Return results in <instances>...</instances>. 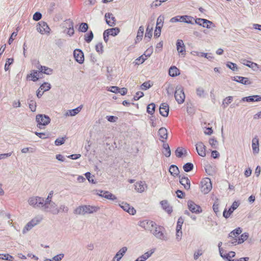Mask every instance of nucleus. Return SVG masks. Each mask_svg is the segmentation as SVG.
<instances>
[{
  "mask_svg": "<svg viewBox=\"0 0 261 261\" xmlns=\"http://www.w3.org/2000/svg\"><path fill=\"white\" fill-rule=\"evenodd\" d=\"M241 232L242 229L240 227H238L232 231L229 234V238L230 239L229 242L235 245L243 243L248 239V235L247 233H244L241 236H239Z\"/></svg>",
  "mask_w": 261,
  "mask_h": 261,
  "instance_id": "f257e3e1",
  "label": "nucleus"
},
{
  "mask_svg": "<svg viewBox=\"0 0 261 261\" xmlns=\"http://www.w3.org/2000/svg\"><path fill=\"white\" fill-rule=\"evenodd\" d=\"M149 230L150 233L153 234L155 237L162 240H164L166 237L164 234L165 228L158 226L155 223L151 221L149 223Z\"/></svg>",
  "mask_w": 261,
  "mask_h": 261,
  "instance_id": "f03ea898",
  "label": "nucleus"
},
{
  "mask_svg": "<svg viewBox=\"0 0 261 261\" xmlns=\"http://www.w3.org/2000/svg\"><path fill=\"white\" fill-rule=\"evenodd\" d=\"M99 209L98 207L90 205H83L77 207L74 210V213L77 215H86L93 213Z\"/></svg>",
  "mask_w": 261,
  "mask_h": 261,
  "instance_id": "7ed1b4c3",
  "label": "nucleus"
},
{
  "mask_svg": "<svg viewBox=\"0 0 261 261\" xmlns=\"http://www.w3.org/2000/svg\"><path fill=\"white\" fill-rule=\"evenodd\" d=\"M212 189V185L210 178H204L201 181L200 190L204 194L209 193Z\"/></svg>",
  "mask_w": 261,
  "mask_h": 261,
  "instance_id": "20e7f679",
  "label": "nucleus"
},
{
  "mask_svg": "<svg viewBox=\"0 0 261 261\" xmlns=\"http://www.w3.org/2000/svg\"><path fill=\"white\" fill-rule=\"evenodd\" d=\"M36 118L37 122V126L41 129L43 128L44 126L47 125L50 121L49 117L45 115H38Z\"/></svg>",
  "mask_w": 261,
  "mask_h": 261,
  "instance_id": "39448f33",
  "label": "nucleus"
},
{
  "mask_svg": "<svg viewBox=\"0 0 261 261\" xmlns=\"http://www.w3.org/2000/svg\"><path fill=\"white\" fill-rule=\"evenodd\" d=\"M194 19L193 17L185 15V16H177L171 19V22H176L177 21L185 22L187 23H193Z\"/></svg>",
  "mask_w": 261,
  "mask_h": 261,
  "instance_id": "423d86ee",
  "label": "nucleus"
},
{
  "mask_svg": "<svg viewBox=\"0 0 261 261\" xmlns=\"http://www.w3.org/2000/svg\"><path fill=\"white\" fill-rule=\"evenodd\" d=\"M29 203L34 207H40L45 205L44 200L40 197H32L28 200Z\"/></svg>",
  "mask_w": 261,
  "mask_h": 261,
  "instance_id": "0eeeda50",
  "label": "nucleus"
},
{
  "mask_svg": "<svg viewBox=\"0 0 261 261\" xmlns=\"http://www.w3.org/2000/svg\"><path fill=\"white\" fill-rule=\"evenodd\" d=\"M222 245V242H220L219 243V249L221 256L224 258L226 259L228 261H234V259H231V258L234 257L236 255V253L233 251H230L228 253H226L225 251L221 247Z\"/></svg>",
  "mask_w": 261,
  "mask_h": 261,
  "instance_id": "6e6552de",
  "label": "nucleus"
},
{
  "mask_svg": "<svg viewBox=\"0 0 261 261\" xmlns=\"http://www.w3.org/2000/svg\"><path fill=\"white\" fill-rule=\"evenodd\" d=\"M174 97L179 104L182 103L185 99V95L183 89L181 87L176 88L174 93Z\"/></svg>",
  "mask_w": 261,
  "mask_h": 261,
  "instance_id": "1a4fd4ad",
  "label": "nucleus"
},
{
  "mask_svg": "<svg viewBox=\"0 0 261 261\" xmlns=\"http://www.w3.org/2000/svg\"><path fill=\"white\" fill-rule=\"evenodd\" d=\"M188 206L189 210L193 213L199 214L202 212L201 207L193 201L190 200L188 202Z\"/></svg>",
  "mask_w": 261,
  "mask_h": 261,
  "instance_id": "9d476101",
  "label": "nucleus"
},
{
  "mask_svg": "<svg viewBox=\"0 0 261 261\" xmlns=\"http://www.w3.org/2000/svg\"><path fill=\"white\" fill-rule=\"evenodd\" d=\"M37 30L41 34H45L49 32L50 29L46 22L41 21L37 26Z\"/></svg>",
  "mask_w": 261,
  "mask_h": 261,
  "instance_id": "9b49d317",
  "label": "nucleus"
},
{
  "mask_svg": "<svg viewBox=\"0 0 261 261\" xmlns=\"http://www.w3.org/2000/svg\"><path fill=\"white\" fill-rule=\"evenodd\" d=\"M239 206V203L237 201H234L231 206V207L227 211L226 209H225L223 215L224 217L225 218H228L230 217L231 214L233 213V212L237 209Z\"/></svg>",
  "mask_w": 261,
  "mask_h": 261,
  "instance_id": "f8f14e48",
  "label": "nucleus"
},
{
  "mask_svg": "<svg viewBox=\"0 0 261 261\" xmlns=\"http://www.w3.org/2000/svg\"><path fill=\"white\" fill-rule=\"evenodd\" d=\"M73 55L75 60L79 63L82 64L84 61V56L83 53L80 49H75L73 52Z\"/></svg>",
  "mask_w": 261,
  "mask_h": 261,
  "instance_id": "ddd939ff",
  "label": "nucleus"
},
{
  "mask_svg": "<svg viewBox=\"0 0 261 261\" xmlns=\"http://www.w3.org/2000/svg\"><path fill=\"white\" fill-rule=\"evenodd\" d=\"M160 114L163 117H167L169 112V107L167 103H162L159 109Z\"/></svg>",
  "mask_w": 261,
  "mask_h": 261,
  "instance_id": "4468645a",
  "label": "nucleus"
},
{
  "mask_svg": "<svg viewBox=\"0 0 261 261\" xmlns=\"http://www.w3.org/2000/svg\"><path fill=\"white\" fill-rule=\"evenodd\" d=\"M196 150L198 154L201 156L204 157L206 155V148L202 142H199L196 144Z\"/></svg>",
  "mask_w": 261,
  "mask_h": 261,
  "instance_id": "2eb2a0df",
  "label": "nucleus"
},
{
  "mask_svg": "<svg viewBox=\"0 0 261 261\" xmlns=\"http://www.w3.org/2000/svg\"><path fill=\"white\" fill-rule=\"evenodd\" d=\"M194 21L196 23L207 28H210L211 25L213 24L211 21L202 18H197L195 20L194 19Z\"/></svg>",
  "mask_w": 261,
  "mask_h": 261,
  "instance_id": "dca6fc26",
  "label": "nucleus"
},
{
  "mask_svg": "<svg viewBox=\"0 0 261 261\" xmlns=\"http://www.w3.org/2000/svg\"><path fill=\"white\" fill-rule=\"evenodd\" d=\"M41 220V218H35L29 222L25 226L23 231L30 230L33 226L39 223Z\"/></svg>",
  "mask_w": 261,
  "mask_h": 261,
  "instance_id": "f3484780",
  "label": "nucleus"
},
{
  "mask_svg": "<svg viewBox=\"0 0 261 261\" xmlns=\"http://www.w3.org/2000/svg\"><path fill=\"white\" fill-rule=\"evenodd\" d=\"M121 207L125 211L127 212L130 215H134L136 212V210L133 207H131L129 204L125 202H122L121 204H120Z\"/></svg>",
  "mask_w": 261,
  "mask_h": 261,
  "instance_id": "a211bd4d",
  "label": "nucleus"
},
{
  "mask_svg": "<svg viewBox=\"0 0 261 261\" xmlns=\"http://www.w3.org/2000/svg\"><path fill=\"white\" fill-rule=\"evenodd\" d=\"M105 18L107 23L110 26H114L116 24V19L114 15L110 13L105 14Z\"/></svg>",
  "mask_w": 261,
  "mask_h": 261,
  "instance_id": "6ab92c4d",
  "label": "nucleus"
},
{
  "mask_svg": "<svg viewBox=\"0 0 261 261\" xmlns=\"http://www.w3.org/2000/svg\"><path fill=\"white\" fill-rule=\"evenodd\" d=\"M150 123L152 127H155L161 124V120L159 116L152 115L150 117Z\"/></svg>",
  "mask_w": 261,
  "mask_h": 261,
  "instance_id": "aec40b11",
  "label": "nucleus"
},
{
  "mask_svg": "<svg viewBox=\"0 0 261 261\" xmlns=\"http://www.w3.org/2000/svg\"><path fill=\"white\" fill-rule=\"evenodd\" d=\"M158 135L159 136V139L164 142L167 140L168 137L167 129L165 127L160 128L158 131Z\"/></svg>",
  "mask_w": 261,
  "mask_h": 261,
  "instance_id": "412c9836",
  "label": "nucleus"
},
{
  "mask_svg": "<svg viewBox=\"0 0 261 261\" xmlns=\"http://www.w3.org/2000/svg\"><path fill=\"white\" fill-rule=\"evenodd\" d=\"M180 183L184 186L186 190H189L190 189L191 184L190 180L188 177L183 176L180 178Z\"/></svg>",
  "mask_w": 261,
  "mask_h": 261,
  "instance_id": "4be33fe9",
  "label": "nucleus"
},
{
  "mask_svg": "<svg viewBox=\"0 0 261 261\" xmlns=\"http://www.w3.org/2000/svg\"><path fill=\"white\" fill-rule=\"evenodd\" d=\"M99 195L102 197L112 200H116L117 199V197L108 191H101Z\"/></svg>",
  "mask_w": 261,
  "mask_h": 261,
  "instance_id": "5701e85b",
  "label": "nucleus"
},
{
  "mask_svg": "<svg viewBox=\"0 0 261 261\" xmlns=\"http://www.w3.org/2000/svg\"><path fill=\"white\" fill-rule=\"evenodd\" d=\"M176 48L178 52L181 54H184L186 52V48L183 41L178 39L176 42Z\"/></svg>",
  "mask_w": 261,
  "mask_h": 261,
  "instance_id": "b1692460",
  "label": "nucleus"
},
{
  "mask_svg": "<svg viewBox=\"0 0 261 261\" xmlns=\"http://www.w3.org/2000/svg\"><path fill=\"white\" fill-rule=\"evenodd\" d=\"M120 32V30L118 28H113L111 29H109L106 30L105 31V34H107V37H109V35H111L113 36H116Z\"/></svg>",
  "mask_w": 261,
  "mask_h": 261,
  "instance_id": "393cba45",
  "label": "nucleus"
},
{
  "mask_svg": "<svg viewBox=\"0 0 261 261\" xmlns=\"http://www.w3.org/2000/svg\"><path fill=\"white\" fill-rule=\"evenodd\" d=\"M127 250L126 247L122 248L114 256L113 261H119Z\"/></svg>",
  "mask_w": 261,
  "mask_h": 261,
  "instance_id": "a878e982",
  "label": "nucleus"
},
{
  "mask_svg": "<svg viewBox=\"0 0 261 261\" xmlns=\"http://www.w3.org/2000/svg\"><path fill=\"white\" fill-rule=\"evenodd\" d=\"M162 207L168 213L170 214L172 212V208L166 200H163L161 202Z\"/></svg>",
  "mask_w": 261,
  "mask_h": 261,
  "instance_id": "bb28decb",
  "label": "nucleus"
},
{
  "mask_svg": "<svg viewBox=\"0 0 261 261\" xmlns=\"http://www.w3.org/2000/svg\"><path fill=\"white\" fill-rule=\"evenodd\" d=\"M234 80L237 82L242 83L244 85L250 84L251 82L247 77L237 76L234 77Z\"/></svg>",
  "mask_w": 261,
  "mask_h": 261,
  "instance_id": "cd10ccee",
  "label": "nucleus"
},
{
  "mask_svg": "<svg viewBox=\"0 0 261 261\" xmlns=\"http://www.w3.org/2000/svg\"><path fill=\"white\" fill-rule=\"evenodd\" d=\"M169 74L174 77L180 74V71L176 66H171L169 70Z\"/></svg>",
  "mask_w": 261,
  "mask_h": 261,
  "instance_id": "c85d7f7f",
  "label": "nucleus"
},
{
  "mask_svg": "<svg viewBox=\"0 0 261 261\" xmlns=\"http://www.w3.org/2000/svg\"><path fill=\"white\" fill-rule=\"evenodd\" d=\"M162 153L166 157H169L171 155V150L169 146L166 143H164L163 145Z\"/></svg>",
  "mask_w": 261,
  "mask_h": 261,
  "instance_id": "c756f323",
  "label": "nucleus"
},
{
  "mask_svg": "<svg viewBox=\"0 0 261 261\" xmlns=\"http://www.w3.org/2000/svg\"><path fill=\"white\" fill-rule=\"evenodd\" d=\"M252 147L254 153H257L259 151L258 139L255 137L252 139Z\"/></svg>",
  "mask_w": 261,
  "mask_h": 261,
  "instance_id": "7c9ffc66",
  "label": "nucleus"
},
{
  "mask_svg": "<svg viewBox=\"0 0 261 261\" xmlns=\"http://www.w3.org/2000/svg\"><path fill=\"white\" fill-rule=\"evenodd\" d=\"M245 99L248 102L261 101V97L257 95L250 96L245 97L243 99V100H244Z\"/></svg>",
  "mask_w": 261,
  "mask_h": 261,
  "instance_id": "2f4dec72",
  "label": "nucleus"
},
{
  "mask_svg": "<svg viewBox=\"0 0 261 261\" xmlns=\"http://www.w3.org/2000/svg\"><path fill=\"white\" fill-rule=\"evenodd\" d=\"M39 71L33 70L32 73L28 75L27 78H31V80L36 82L39 79Z\"/></svg>",
  "mask_w": 261,
  "mask_h": 261,
  "instance_id": "473e14b6",
  "label": "nucleus"
},
{
  "mask_svg": "<svg viewBox=\"0 0 261 261\" xmlns=\"http://www.w3.org/2000/svg\"><path fill=\"white\" fill-rule=\"evenodd\" d=\"M243 63L245 65L248 66L253 69H255L258 68V65L256 63L248 61V60H243Z\"/></svg>",
  "mask_w": 261,
  "mask_h": 261,
  "instance_id": "72a5a7b5",
  "label": "nucleus"
},
{
  "mask_svg": "<svg viewBox=\"0 0 261 261\" xmlns=\"http://www.w3.org/2000/svg\"><path fill=\"white\" fill-rule=\"evenodd\" d=\"M169 171L173 176L178 175L179 172L178 167L175 165H171L169 168Z\"/></svg>",
  "mask_w": 261,
  "mask_h": 261,
  "instance_id": "f704fd0d",
  "label": "nucleus"
},
{
  "mask_svg": "<svg viewBox=\"0 0 261 261\" xmlns=\"http://www.w3.org/2000/svg\"><path fill=\"white\" fill-rule=\"evenodd\" d=\"M39 72H42L46 74H50L53 72V69L46 66H41L39 68Z\"/></svg>",
  "mask_w": 261,
  "mask_h": 261,
  "instance_id": "c9c22d12",
  "label": "nucleus"
},
{
  "mask_svg": "<svg viewBox=\"0 0 261 261\" xmlns=\"http://www.w3.org/2000/svg\"><path fill=\"white\" fill-rule=\"evenodd\" d=\"M144 34V28L142 27H140L138 32H137V35L136 37V39L137 41H140L142 40V37L143 36Z\"/></svg>",
  "mask_w": 261,
  "mask_h": 261,
  "instance_id": "e433bc0d",
  "label": "nucleus"
},
{
  "mask_svg": "<svg viewBox=\"0 0 261 261\" xmlns=\"http://www.w3.org/2000/svg\"><path fill=\"white\" fill-rule=\"evenodd\" d=\"M193 164L191 163H187L183 166V169L185 171L188 172L191 171L193 169Z\"/></svg>",
  "mask_w": 261,
  "mask_h": 261,
  "instance_id": "4c0bfd02",
  "label": "nucleus"
},
{
  "mask_svg": "<svg viewBox=\"0 0 261 261\" xmlns=\"http://www.w3.org/2000/svg\"><path fill=\"white\" fill-rule=\"evenodd\" d=\"M146 56L145 54L142 55L141 56L136 59L135 62V64L137 65H140L143 63L146 60Z\"/></svg>",
  "mask_w": 261,
  "mask_h": 261,
  "instance_id": "58836bf2",
  "label": "nucleus"
},
{
  "mask_svg": "<svg viewBox=\"0 0 261 261\" xmlns=\"http://www.w3.org/2000/svg\"><path fill=\"white\" fill-rule=\"evenodd\" d=\"M82 107L80 106V107H79L74 109L69 110V113H68L69 115H70V116L75 115L76 114H78L81 111V110H82Z\"/></svg>",
  "mask_w": 261,
  "mask_h": 261,
  "instance_id": "ea45409f",
  "label": "nucleus"
},
{
  "mask_svg": "<svg viewBox=\"0 0 261 261\" xmlns=\"http://www.w3.org/2000/svg\"><path fill=\"white\" fill-rule=\"evenodd\" d=\"M40 89L42 90L43 92L48 91L50 89V85L48 83H44L40 86Z\"/></svg>",
  "mask_w": 261,
  "mask_h": 261,
  "instance_id": "a19ab883",
  "label": "nucleus"
},
{
  "mask_svg": "<svg viewBox=\"0 0 261 261\" xmlns=\"http://www.w3.org/2000/svg\"><path fill=\"white\" fill-rule=\"evenodd\" d=\"M164 23V17L162 16H160L158 19L156 21V26L158 28H162Z\"/></svg>",
  "mask_w": 261,
  "mask_h": 261,
  "instance_id": "79ce46f5",
  "label": "nucleus"
},
{
  "mask_svg": "<svg viewBox=\"0 0 261 261\" xmlns=\"http://www.w3.org/2000/svg\"><path fill=\"white\" fill-rule=\"evenodd\" d=\"M14 60L13 58H9L7 60L5 65V70L7 71L9 69V66L13 64Z\"/></svg>",
  "mask_w": 261,
  "mask_h": 261,
  "instance_id": "37998d69",
  "label": "nucleus"
},
{
  "mask_svg": "<svg viewBox=\"0 0 261 261\" xmlns=\"http://www.w3.org/2000/svg\"><path fill=\"white\" fill-rule=\"evenodd\" d=\"M13 257L9 254H0V259L7 260H13Z\"/></svg>",
  "mask_w": 261,
  "mask_h": 261,
  "instance_id": "c03bdc74",
  "label": "nucleus"
},
{
  "mask_svg": "<svg viewBox=\"0 0 261 261\" xmlns=\"http://www.w3.org/2000/svg\"><path fill=\"white\" fill-rule=\"evenodd\" d=\"M155 109V105L153 103H151L148 105V113L152 114Z\"/></svg>",
  "mask_w": 261,
  "mask_h": 261,
  "instance_id": "a18cd8bd",
  "label": "nucleus"
},
{
  "mask_svg": "<svg viewBox=\"0 0 261 261\" xmlns=\"http://www.w3.org/2000/svg\"><path fill=\"white\" fill-rule=\"evenodd\" d=\"M184 151H186L184 149L178 147L175 150V153L177 157L180 158L184 154Z\"/></svg>",
  "mask_w": 261,
  "mask_h": 261,
  "instance_id": "49530a36",
  "label": "nucleus"
},
{
  "mask_svg": "<svg viewBox=\"0 0 261 261\" xmlns=\"http://www.w3.org/2000/svg\"><path fill=\"white\" fill-rule=\"evenodd\" d=\"M29 108L32 112H35L36 109V103L35 101L31 100L29 103Z\"/></svg>",
  "mask_w": 261,
  "mask_h": 261,
  "instance_id": "de8ad7c7",
  "label": "nucleus"
},
{
  "mask_svg": "<svg viewBox=\"0 0 261 261\" xmlns=\"http://www.w3.org/2000/svg\"><path fill=\"white\" fill-rule=\"evenodd\" d=\"M88 29V25L86 23H82L80 25V31L82 32H86Z\"/></svg>",
  "mask_w": 261,
  "mask_h": 261,
  "instance_id": "09e8293b",
  "label": "nucleus"
},
{
  "mask_svg": "<svg viewBox=\"0 0 261 261\" xmlns=\"http://www.w3.org/2000/svg\"><path fill=\"white\" fill-rule=\"evenodd\" d=\"M93 38V34L91 31L89 34H87L85 35V40L87 42L89 43L92 40Z\"/></svg>",
  "mask_w": 261,
  "mask_h": 261,
  "instance_id": "8fccbe9b",
  "label": "nucleus"
},
{
  "mask_svg": "<svg viewBox=\"0 0 261 261\" xmlns=\"http://www.w3.org/2000/svg\"><path fill=\"white\" fill-rule=\"evenodd\" d=\"M209 143L211 145V146L214 148H216L217 147V144H218V141L214 138H211L209 140Z\"/></svg>",
  "mask_w": 261,
  "mask_h": 261,
  "instance_id": "3c124183",
  "label": "nucleus"
},
{
  "mask_svg": "<svg viewBox=\"0 0 261 261\" xmlns=\"http://www.w3.org/2000/svg\"><path fill=\"white\" fill-rule=\"evenodd\" d=\"M226 65L228 68H229L233 71L237 70L238 69L237 65L230 62H227Z\"/></svg>",
  "mask_w": 261,
  "mask_h": 261,
  "instance_id": "603ef678",
  "label": "nucleus"
},
{
  "mask_svg": "<svg viewBox=\"0 0 261 261\" xmlns=\"http://www.w3.org/2000/svg\"><path fill=\"white\" fill-rule=\"evenodd\" d=\"M65 141V138H59L56 140L55 141V144L57 146L61 145L64 143Z\"/></svg>",
  "mask_w": 261,
  "mask_h": 261,
  "instance_id": "864d4df0",
  "label": "nucleus"
},
{
  "mask_svg": "<svg viewBox=\"0 0 261 261\" xmlns=\"http://www.w3.org/2000/svg\"><path fill=\"white\" fill-rule=\"evenodd\" d=\"M96 50L99 53H102L103 51V45L102 43H98L95 46Z\"/></svg>",
  "mask_w": 261,
  "mask_h": 261,
  "instance_id": "5fc2aeb1",
  "label": "nucleus"
},
{
  "mask_svg": "<svg viewBox=\"0 0 261 261\" xmlns=\"http://www.w3.org/2000/svg\"><path fill=\"white\" fill-rule=\"evenodd\" d=\"M135 186L136 189L138 191V192H142L144 191V188L141 182L137 183Z\"/></svg>",
  "mask_w": 261,
  "mask_h": 261,
  "instance_id": "6e6d98bb",
  "label": "nucleus"
},
{
  "mask_svg": "<svg viewBox=\"0 0 261 261\" xmlns=\"http://www.w3.org/2000/svg\"><path fill=\"white\" fill-rule=\"evenodd\" d=\"M232 101V97L228 96L225 98L223 101V105L228 106Z\"/></svg>",
  "mask_w": 261,
  "mask_h": 261,
  "instance_id": "4d7b16f0",
  "label": "nucleus"
},
{
  "mask_svg": "<svg viewBox=\"0 0 261 261\" xmlns=\"http://www.w3.org/2000/svg\"><path fill=\"white\" fill-rule=\"evenodd\" d=\"M196 55L199 57H204L207 59H210V58H212V57H210V56H208V54L204 53L197 52V53H196Z\"/></svg>",
  "mask_w": 261,
  "mask_h": 261,
  "instance_id": "13d9d810",
  "label": "nucleus"
},
{
  "mask_svg": "<svg viewBox=\"0 0 261 261\" xmlns=\"http://www.w3.org/2000/svg\"><path fill=\"white\" fill-rule=\"evenodd\" d=\"M213 209L216 214H217L219 213V203H218L217 201H216L214 203L213 205Z\"/></svg>",
  "mask_w": 261,
  "mask_h": 261,
  "instance_id": "bf43d9fd",
  "label": "nucleus"
},
{
  "mask_svg": "<svg viewBox=\"0 0 261 261\" xmlns=\"http://www.w3.org/2000/svg\"><path fill=\"white\" fill-rule=\"evenodd\" d=\"M108 90L113 93H118L119 91V87L117 86H111L109 88Z\"/></svg>",
  "mask_w": 261,
  "mask_h": 261,
  "instance_id": "052dcab7",
  "label": "nucleus"
},
{
  "mask_svg": "<svg viewBox=\"0 0 261 261\" xmlns=\"http://www.w3.org/2000/svg\"><path fill=\"white\" fill-rule=\"evenodd\" d=\"M17 32H13L12 33L9 40H8V43L9 44H11L12 42L13 41V40H14V38L16 37V36H17Z\"/></svg>",
  "mask_w": 261,
  "mask_h": 261,
  "instance_id": "680f3d73",
  "label": "nucleus"
},
{
  "mask_svg": "<svg viewBox=\"0 0 261 261\" xmlns=\"http://www.w3.org/2000/svg\"><path fill=\"white\" fill-rule=\"evenodd\" d=\"M53 191H51L49 193V194H48V197H47V199H46V201H44V204H45V205H46V204H47V203H49L50 202V201H51V199L52 197H53Z\"/></svg>",
  "mask_w": 261,
  "mask_h": 261,
  "instance_id": "e2e57ef3",
  "label": "nucleus"
},
{
  "mask_svg": "<svg viewBox=\"0 0 261 261\" xmlns=\"http://www.w3.org/2000/svg\"><path fill=\"white\" fill-rule=\"evenodd\" d=\"M41 14L39 12H36L33 15V19L38 21L41 18Z\"/></svg>",
  "mask_w": 261,
  "mask_h": 261,
  "instance_id": "0e129e2a",
  "label": "nucleus"
},
{
  "mask_svg": "<svg viewBox=\"0 0 261 261\" xmlns=\"http://www.w3.org/2000/svg\"><path fill=\"white\" fill-rule=\"evenodd\" d=\"M144 95L143 93L141 91L137 92L136 95L134 96V99L135 100H138L140 98L142 97Z\"/></svg>",
  "mask_w": 261,
  "mask_h": 261,
  "instance_id": "69168bd1",
  "label": "nucleus"
},
{
  "mask_svg": "<svg viewBox=\"0 0 261 261\" xmlns=\"http://www.w3.org/2000/svg\"><path fill=\"white\" fill-rule=\"evenodd\" d=\"M162 28H158V27H156V29L154 31V35L156 37H159L161 33Z\"/></svg>",
  "mask_w": 261,
  "mask_h": 261,
  "instance_id": "338daca9",
  "label": "nucleus"
},
{
  "mask_svg": "<svg viewBox=\"0 0 261 261\" xmlns=\"http://www.w3.org/2000/svg\"><path fill=\"white\" fill-rule=\"evenodd\" d=\"M63 256L64 255L62 254L57 255L54 256L52 260L53 261H60L62 259V258L63 257Z\"/></svg>",
  "mask_w": 261,
  "mask_h": 261,
  "instance_id": "774afa93",
  "label": "nucleus"
}]
</instances>
